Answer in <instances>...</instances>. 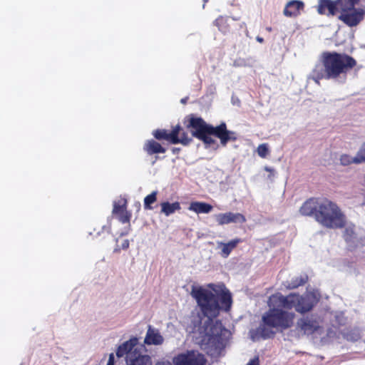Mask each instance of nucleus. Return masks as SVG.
Segmentation results:
<instances>
[{"mask_svg":"<svg viewBox=\"0 0 365 365\" xmlns=\"http://www.w3.org/2000/svg\"><path fill=\"white\" fill-rule=\"evenodd\" d=\"M269 309L262 317L259 326L252 335L253 339H268L274 337L277 332L291 328L295 314L289 312L294 308L301 314L309 312L314 307L310 296L290 293L287 296L277 292L272 294L267 301Z\"/></svg>","mask_w":365,"mask_h":365,"instance_id":"1","label":"nucleus"},{"mask_svg":"<svg viewBox=\"0 0 365 365\" xmlns=\"http://www.w3.org/2000/svg\"><path fill=\"white\" fill-rule=\"evenodd\" d=\"M192 297L196 300L202 314L208 319L203 326L205 335L201 340V348L207 355L214 356L225 346L224 335L227 330L221 322H213L220 309L229 311L232 306V296L228 290L222 291L219 297L210 290L202 287H192Z\"/></svg>","mask_w":365,"mask_h":365,"instance_id":"2","label":"nucleus"},{"mask_svg":"<svg viewBox=\"0 0 365 365\" xmlns=\"http://www.w3.org/2000/svg\"><path fill=\"white\" fill-rule=\"evenodd\" d=\"M303 216L313 217L323 227L329 229L342 228L346 217L339 207L327 198L310 197L300 207Z\"/></svg>","mask_w":365,"mask_h":365,"instance_id":"3","label":"nucleus"},{"mask_svg":"<svg viewBox=\"0 0 365 365\" xmlns=\"http://www.w3.org/2000/svg\"><path fill=\"white\" fill-rule=\"evenodd\" d=\"M356 66V61L345 53L324 51L316 64L311 74L312 79L319 84L322 79H337Z\"/></svg>","mask_w":365,"mask_h":365,"instance_id":"4","label":"nucleus"},{"mask_svg":"<svg viewBox=\"0 0 365 365\" xmlns=\"http://www.w3.org/2000/svg\"><path fill=\"white\" fill-rule=\"evenodd\" d=\"M359 0H318L317 11L320 15L334 16L350 27L356 26L365 17V10L356 8Z\"/></svg>","mask_w":365,"mask_h":365,"instance_id":"5","label":"nucleus"},{"mask_svg":"<svg viewBox=\"0 0 365 365\" xmlns=\"http://www.w3.org/2000/svg\"><path fill=\"white\" fill-rule=\"evenodd\" d=\"M187 128H191L192 135L207 145L216 143V140L211 137L215 135L220 140L222 145H226L229 141H235L237 136L235 132L228 130L225 123L214 127L207 124L202 118L190 115Z\"/></svg>","mask_w":365,"mask_h":365,"instance_id":"6","label":"nucleus"},{"mask_svg":"<svg viewBox=\"0 0 365 365\" xmlns=\"http://www.w3.org/2000/svg\"><path fill=\"white\" fill-rule=\"evenodd\" d=\"M116 356H125L126 365H152L150 356L143 353L137 337H132L120 344L116 350Z\"/></svg>","mask_w":365,"mask_h":365,"instance_id":"7","label":"nucleus"},{"mask_svg":"<svg viewBox=\"0 0 365 365\" xmlns=\"http://www.w3.org/2000/svg\"><path fill=\"white\" fill-rule=\"evenodd\" d=\"M182 130L180 124L174 126L170 132L166 129H156L153 131L152 134L157 140H167L171 144L181 143L183 145H188L192 139L188 137L185 132Z\"/></svg>","mask_w":365,"mask_h":365,"instance_id":"8","label":"nucleus"},{"mask_svg":"<svg viewBox=\"0 0 365 365\" xmlns=\"http://www.w3.org/2000/svg\"><path fill=\"white\" fill-rule=\"evenodd\" d=\"M205 356L196 350L180 353L173 358L175 365H206Z\"/></svg>","mask_w":365,"mask_h":365,"instance_id":"9","label":"nucleus"},{"mask_svg":"<svg viewBox=\"0 0 365 365\" xmlns=\"http://www.w3.org/2000/svg\"><path fill=\"white\" fill-rule=\"evenodd\" d=\"M112 213L117 215L118 220L123 224L130 222L131 213L127 210V200L121 199L118 202L114 201Z\"/></svg>","mask_w":365,"mask_h":365,"instance_id":"10","label":"nucleus"},{"mask_svg":"<svg viewBox=\"0 0 365 365\" xmlns=\"http://www.w3.org/2000/svg\"><path fill=\"white\" fill-rule=\"evenodd\" d=\"M304 4L300 0H291L287 3L283 10V14L287 17H297L304 10Z\"/></svg>","mask_w":365,"mask_h":365,"instance_id":"11","label":"nucleus"},{"mask_svg":"<svg viewBox=\"0 0 365 365\" xmlns=\"http://www.w3.org/2000/svg\"><path fill=\"white\" fill-rule=\"evenodd\" d=\"M164 339L159 331L149 325L144 343L147 345H161Z\"/></svg>","mask_w":365,"mask_h":365,"instance_id":"12","label":"nucleus"},{"mask_svg":"<svg viewBox=\"0 0 365 365\" xmlns=\"http://www.w3.org/2000/svg\"><path fill=\"white\" fill-rule=\"evenodd\" d=\"M143 150L148 155H157L165 153L166 148H164L159 142L154 139L147 140L143 145Z\"/></svg>","mask_w":365,"mask_h":365,"instance_id":"13","label":"nucleus"},{"mask_svg":"<svg viewBox=\"0 0 365 365\" xmlns=\"http://www.w3.org/2000/svg\"><path fill=\"white\" fill-rule=\"evenodd\" d=\"M212 209L213 207L212 205L205 202L199 201L191 202L188 207L189 210L192 211L197 214H207L210 212Z\"/></svg>","mask_w":365,"mask_h":365,"instance_id":"14","label":"nucleus"},{"mask_svg":"<svg viewBox=\"0 0 365 365\" xmlns=\"http://www.w3.org/2000/svg\"><path fill=\"white\" fill-rule=\"evenodd\" d=\"M297 325L300 330L306 334H313L318 329L317 322L307 318L299 319Z\"/></svg>","mask_w":365,"mask_h":365,"instance_id":"15","label":"nucleus"},{"mask_svg":"<svg viewBox=\"0 0 365 365\" xmlns=\"http://www.w3.org/2000/svg\"><path fill=\"white\" fill-rule=\"evenodd\" d=\"M242 242V240L240 238H235L227 243L220 242L219 243L221 247V256L223 257H227L232 251L236 248L237 245Z\"/></svg>","mask_w":365,"mask_h":365,"instance_id":"16","label":"nucleus"},{"mask_svg":"<svg viewBox=\"0 0 365 365\" xmlns=\"http://www.w3.org/2000/svg\"><path fill=\"white\" fill-rule=\"evenodd\" d=\"M161 212L165 214L166 216H169L173 214L175 211H178L181 209L180 204L179 202H175L170 203L169 202H163L160 204Z\"/></svg>","mask_w":365,"mask_h":365,"instance_id":"17","label":"nucleus"},{"mask_svg":"<svg viewBox=\"0 0 365 365\" xmlns=\"http://www.w3.org/2000/svg\"><path fill=\"white\" fill-rule=\"evenodd\" d=\"M229 18L225 16H219L214 21V24L218 28L223 34H227L230 31V26L229 24Z\"/></svg>","mask_w":365,"mask_h":365,"instance_id":"18","label":"nucleus"},{"mask_svg":"<svg viewBox=\"0 0 365 365\" xmlns=\"http://www.w3.org/2000/svg\"><path fill=\"white\" fill-rule=\"evenodd\" d=\"M340 163L342 165H349L352 163L355 164H359L361 163V160L359 155V153H357L355 157H351L349 155L347 154H343L340 157Z\"/></svg>","mask_w":365,"mask_h":365,"instance_id":"19","label":"nucleus"},{"mask_svg":"<svg viewBox=\"0 0 365 365\" xmlns=\"http://www.w3.org/2000/svg\"><path fill=\"white\" fill-rule=\"evenodd\" d=\"M308 281V276L307 274H303L300 276L295 277L292 279L290 282L289 283V288L290 289H296L300 286L304 285Z\"/></svg>","mask_w":365,"mask_h":365,"instance_id":"20","label":"nucleus"},{"mask_svg":"<svg viewBox=\"0 0 365 365\" xmlns=\"http://www.w3.org/2000/svg\"><path fill=\"white\" fill-rule=\"evenodd\" d=\"M157 191L152 192L150 195L144 198V208L145 210H152V204L157 201Z\"/></svg>","mask_w":365,"mask_h":365,"instance_id":"21","label":"nucleus"},{"mask_svg":"<svg viewBox=\"0 0 365 365\" xmlns=\"http://www.w3.org/2000/svg\"><path fill=\"white\" fill-rule=\"evenodd\" d=\"M230 219L229 223H244L246 222V217L241 213H233L229 212Z\"/></svg>","mask_w":365,"mask_h":365,"instance_id":"22","label":"nucleus"},{"mask_svg":"<svg viewBox=\"0 0 365 365\" xmlns=\"http://www.w3.org/2000/svg\"><path fill=\"white\" fill-rule=\"evenodd\" d=\"M215 218L216 222L219 225H223L226 224H229V212L225 213H220L215 215Z\"/></svg>","mask_w":365,"mask_h":365,"instance_id":"23","label":"nucleus"},{"mask_svg":"<svg viewBox=\"0 0 365 365\" xmlns=\"http://www.w3.org/2000/svg\"><path fill=\"white\" fill-rule=\"evenodd\" d=\"M355 235V232L352 227H346L343 233V237L346 242H353Z\"/></svg>","mask_w":365,"mask_h":365,"instance_id":"24","label":"nucleus"},{"mask_svg":"<svg viewBox=\"0 0 365 365\" xmlns=\"http://www.w3.org/2000/svg\"><path fill=\"white\" fill-rule=\"evenodd\" d=\"M257 151L259 156L262 158H265L269 153V148L266 143L260 144L257 147Z\"/></svg>","mask_w":365,"mask_h":365,"instance_id":"25","label":"nucleus"},{"mask_svg":"<svg viewBox=\"0 0 365 365\" xmlns=\"http://www.w3.org/2000/svg\"><path fill=\"white\" fill-rule=\"evenodd\" d=\"M358 153L361 160V162H365V143L361 145V148L358 151Z\"/></svg>","mask_w":365,"mask_h":365,"instance_id":"26","label":"nucleus"},{"mask_svg":"<svg viewBox=\"0 0 365 365\" xmlns=\"http://www.w3.org/2000/svg\"><path fill=\"white\" fill-rule=\"evenodd\" d=\"M247 365H259V361L258 357H255L251 359Z\"/></svg>","mask_w":365,"mask_h":365,"instance_id":"27","label":"nucleus"},{"mask_svg":"<svg viewBox=\"0 0 365 365\" xmlns=\"http://www.w3.org/2000/svg\"><path fill=\"white\" fill-rule=\"evenodd\" d=\"M129 245H130L129 240H125L121 245V248L123 250H126L129 247Z\"/></svg>","mask_w":365,"mask_h":365,"instance_id":"28","label":"nucleus"},{"mask_svg":"<svg viewBox=\"0 0 365 365\" xmlns=\"http://www.w3.org/2000/svg\"><path fill=\"white\" fill-rule=\"evenodd\" d=\"M107 365H114V356L113 354L110 355Z\"/></svg>","mask_w":365,"mask_h":365,"instance_id":"29","label":"nucleus"},{"mask_svg":"<svg viewBox=\"0 0 365 365\" xmlns=\"http://www.w3.org/2000/svg\"><path fill=\"white\" fill-rule=\"evenodd\" d=\"M171 150L173 154L178 155L180 152L181 149L180 148H173Z\"/></svg>","mask_w":365,"mask_h":365,"instance_id":"30","label":"nucleus"},{"mask_svg":"<svg viewBox=\"0 0 365 365\" xmlns=\"http://www.w3.org/2000/svg\"><path fill=\"white\" fill-rule=\"evenodd\" d=\"M187 98H188L187 97L184 98H182V99H181V101H180V102H181L182 103L185 104V103H187Z\"/></svg>","mask_w":365,"mask_h":365,"instance_id":"31","label":"nucleus"},{"mask_svg":"<svg viewBox=\"0 0 365 365\" xmlns=\"http://www.w3.org/2000/svg\"><path fill=\"white\" fill-rule=\"evenodd\" d=\"M207 287H208L209 288L212 289V290H215V285L214 284H209L207 285Z\"/></svg>","mask_w":365,"mask_h":365,"instance_id":"32","label":"nucleus"},{"mask_svg":"<svg viewBox=\"0 0 365 365\" xmlns=\"http://www.w3.org/2000/svg\"><path fill=\"white\" fill-rule=\"evenodd\" d=\"M257 40L259 42H260V43L263 42V38H262L257 37Z\"/></svg>","mask_w":365,"mask_h":365,"instance_id":"33","label":"nucleus"},{"mask_svg":"<svg viewBox=\"0 0 365 365\" xmlns=\"http://www.w3.org/2000/svg\"><path fill=\"white\" fill-rule=\"evenodd\" d=\"M361 241H362L361 242L362 245L364 246L365 245V236H364V238L361 240Z\"/></svg>","mask_w":365,"mask_h":365,"instance_id":"34","label":"nucleus"},{"mask_svg":"<svg viewBox=\"0 0 365 365\" xmlns=\"http://www.w3.org/2000/svg\"><path fill=\"white\" fill-rule=\"evenodd\" d=\"M266 30L268 31L269 32H270V31H272V28L271 27H267Z\"/></svg>","mask_w":365,"mask_h":365,"instance_id":"35","label":"nucleus"},{"mask_svg":"<svg viewBox=\"0 0 365 365\" xmlns=\"http://www.w3.org/2000/svg\"><path fill=\"white\" fill-rule=\"evenodd\" d=\"M158 159V157L155 156V160H157Z\"/></svg>","mask_w":365,"mask_h":365,"instance_id":"36","label":"nucleus"}]
</instances>
